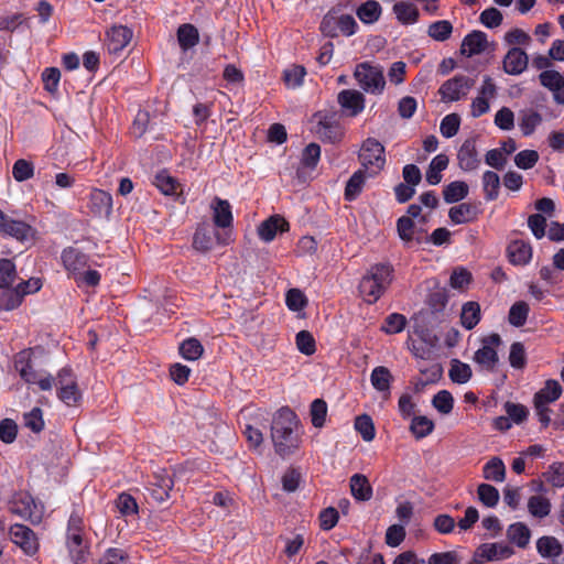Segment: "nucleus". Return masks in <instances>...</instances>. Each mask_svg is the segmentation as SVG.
Here are the masks:
<instances>
[{"instance_id": "obj_1", "label": "nucleus", "mask_w": 564, "mask_h": 564, "mask_svg": "<svg viewBox=\"0 0 564 564\" xmlns=\"http://www.w3.org/2000/svg\"><path fill=\"white\" fill-rule=\"evenodd\" d=\"M299 426L297 416L291 409L281 408L274 414L271 424V438L276 454L285 457L300 447Z\"/></svg>"}, {"instance_id": "obj_2", "label": "nucleus", "mask_w": 564, "mask_h": 564, "mask_svg": "<svg viewBox=\"0 0 564 564\" xmlns=\"http://www.w3.org/2000/svg\"><path fill=\"white\" fill-rule=\"evenodd\" d=\"M393 269L389 264L378 263L371 265L359 282V293L372 304L377 302L392 282Z\"/></svg>"}, {"instance_id": "obj_3", "label": "nucleus", "mask_w": 564, "mask_h": 564, "mask_svg": "<svg viewBox=\"0 0 564 564\" xmlns=\"http://www.w3.org/2000/svg\"><path fill=\"white\" fill-rule=\"evenodd\" d=\"M354 77L359 87L368 94L380 95L384 90L386 79L383 68L380 66L361 63L357 65Z\"/></svg>"}, {"instance_id": "obj_4", "label": "nucleus", "mask_w": 564, "mask_h": 564, "mask_svg": "<svg viewBox=\"0 0 564 564\" xmlns=\"http://www.w3.org/2000/svg\"><path fill=\"white\" fill-rule=\"evenodd\" d=\"M58 399L68 406H75L82 399L76 377L70 368H63L56 375Z\"/></svg>"}, {"instance_id": "obj_5", "label": "nucleus", "mask_w": 564, "mask_h": 564, "mask_svg": "<svg viewBox=\"0 0 564 564\" xmlns=\"http://www.w3.org/2000/svg\"><path fill=\"white\" fill-rule=\"evenodd\" d=\"M10 511L32 522H40L43 514V506L34 501L25 491L15 492L10 502Z\"/></svg>"}, {"instance_id": "obj_6", "label": "nucleus", "mask_w": 564, "mask_h": 564, "mask_svg": "<svg viewBox=\"0 0 564 564\" xmlns=\"http://www.w3.org/2000/svg\"><path fill=\"white\" fill-rule=\"evenodd\" d=\"M359 160L365 170L373 169L370 176L376 175L386 163L384 147L376 139H367L361 147Z\"/></svg>"}, {"instance_id": "obj_7", "label": "nucleus", "mask_w": 564, "mask_h": 564, "mask_svg": "<svg viewBox=\"0 0 564 564\" xmlns=\"http://www.w3.org/2000/svg\"><path fill=\"white\" fill-rule=\"evenodd\" d=\"M356 26L357 23L352 15H337L335 11H330L324 17L321 23V31L329 37L337 36L339 32L349 36L355 33Z\"/></svg>"}, {"instance_id": "obj_8", "label": "nucleus", "mask_w": 564, "mask_h": 564, "mask_svg": "<svg viewBox=\"0 0 564 564\" xmlns=\"http://www.w3.org/2000/svg\"><path fill=\"white\" fill-rule=\"evenodd\" d=\"M474 85L475 80L473 78L465 75H457L444 82L438 93L443 101L453 102L466 97Z\"/></svg>"}, {"instance_id": "obj_9", "label": "nucleus", "mask_w": 564, "mask_h": 564, "mask_svg": "<svg viewBox=\"0 0 564 564\" xmlns=\"http://www.w3.org/2000/svg\"><path fill=\"white\" fill-rule=\"evenodd\" d=\"M0 231L4 235L15 238L21 242L33 241L36 236V230L31 225L22 220H15L10 218L1 209Z\"/></svg>"}, {"instance_id": "obj_10", "label": "nucleus", "mask_w": 564, "mask_h": 564, "mask_svg": "<svg viewBox=\"0 0 564 564\" xmlns=\"http://www.w3.org/2000/svg\"><path fill=\"white\" fill-rule=\"evenodd\" d=\"M215 240L219 245H228L230 237L227 231L220 234L218 231H214L208 225H200L194 235L193 247L197 251L208 252L213 249Z\"/></svg>"}, {"instance_id": "obj_11", "label": "nucleus", "mask_w": 564, "mask_h": 564, "mask_svg": "<svg viewBox=\"0 0 564 564\" xmlns=\"http://www.w3.org/2000/svg\"><path fill=\"white\" fill-rule=\"evenodd\" d=\"M501 344V338L498 334H491L482 339V347L479 348L474 355V361L488 370H492L498 362V354L496 347Z\"/></svg>"}, {"instance_id": "obj_12", "label": "nucleus", "mask_w": 564, "mask_h": 564, "mask_svg": "<svg viewBox=\"0 0 564 564\" xmlns=\"http://www.w3.org/2000/svg\"><path fill=\"white\" fill-rule=\"evenodd\" d=\"M365 101L364 94L355 89H344L337 95V102L343 115L351 118L364 111Z\"/></svg>"}, {"instance_id": "obj_13", "label": "nucleus", "mask_w": 564, "mask_h": 564, "mask_svg": "<svg viewBox=\"0 0 564 564\" xmlns=\"http://www.w3.org/2000/svg\"><path fill=\"white\" fill-rule=\"evenodd\" d=\"M315 117L319 118L315 128V133L322 141L336 143L341 140L344 131L340 123L335 118V115L322 116L321 113H317Z\"/></svg>"}, {"instance_id": "obj_14", "label": "nucleus", "mask_w": 564, "mask_h": 564, "mask_svg": "<svg viewBox=\"0 0 564 564\" xmlns=\"http://www.w3.org/2000/svg\"><path fill=\"white\" fill-rule=\"evenodd\" d=\"M10 536L14 544L19 545L26 554L33 555L39 547L34 532L23 524H14L10 528Z\"/></svg>"}, {"instance_id": "obj_15", "label": "nucleus", "mask_w": 564, "mask_h": 564, "mask_svg": "<svg viewBox=\"0 0 564 564\" xmlns=\"http://www.w3.org/2000/svg\"><path fill=\"white\" fill-rule=\"evenodd\" d=\"M132 31L124 25H113L107 32V50L110 54L120 53L131 41Z\"/></svg>"}, {"instance_id": "obj_16", "label": "nucleus", "mask_w": 564, "mask_h": 564, "mask_svg": "<svg viewBox=\"0 0 564 564\" xmlns=\"http://www.w3.org/2000/svg\"><path fill=\"white\" fill-rule=\"evenodd\" d=\"M458 165L464 171H474L480 164L476 149V139L469 138L464 141L457 153Z\"/></svg>"}, {"instance_id": "obj_17", "label": "nucleus", "mask_w": 564, "mask_h": 564, "mask_svg": "<svg viewBox=\"0 0 564 564\" xmlns=\"http://www.w3.org/2000/svg\"><path fill=\"white\" fill-rule=\"evenodd\" d=\"M540 83L553 94L556 104L564 105V77L557 70H543Z\"/></svg>"}, {"instance_id": "obj_18", "label": "nucleus", "mask_w": 564, "mask_h": 564, "mask_svg": "<svg viewBox=\"0 0 564 564\" xmlns=\"http://www.w3.org/2000/svg\"><path fill=\"white\" fill-rule=\"evenodd\" d=\"M289 228V223L282 216L273 215L259 225L258 235L264 242H270L278 232H285Z\"/></svg>"}, {"instance_id": "obj_19", "label": "nucleus", "mask_w": 564, "mask_h": 564, "mask_svg": "<svg viewBox=\"0 0 564 564\" xmlns=\"http://www.w3.org/2000/svg\"><path fill=\"white\" fill-rule=\"evenodd\" d=\"M213 221L217 228L227 229L232 226V212L228 200L214 197L210 203Z\"/></svg>"}, {"instance_id": "obj_20", "label": "nucleus", "mask_w": 564, "mask_h": 564, "mask_svg": "<svg viewBox=\"0 0 564 564\" xmlns=\"http://www.w3.org/2000/svg\"><path fill=\"white\" fill-rule=\"evenodd\" d=\"M476 552L477 558L484 562L501 561L513 554V550L505 543H484L476 549Z\"/></svg>"}, {"instance_id": "obj_21", "label": "nucleus", "mask_w": 564, "mask_h": 564, "mask_svg": "<svg viewBox=\"0 0 564 564\" xmlns=\"http://www.w3.org/2000/svg\"><path fill=\"white\" fill-rule=\"evenodd\" d=\"M528 63L527 53L519 47H512L503 58V70L510 75H519L525 70Z\"/></svg>"}, {"instance_id": "obj_22", "label": "nucleus", "mask_w": 564, "mask_h": 564, "mask_svg": "<svg viewBox=\"0 0 564 564\" xmlns=\"http://www.w3.org/2000/svg\"><path fill=\"white\" fill-rule=\"evenodd\" d=\"M90 210L98 217L108 218L112 210L111 195L102 189H94L90 194Z\"/></svg>"}, {"instance_id": "obj_23", "label": "nucleus", "mask_w": 564, "mask_h": 564, "mask_svg": "<svg viewBox=\"0 0 564 564\" xmlns=\"http://www.w3.org/2000/svg\"><path fill=\"white\" fill-rule=\"evenodd\" d=\"M487 35L481 31H473L466 35L460 45V53L470 57L480 54L487 47Z\"/></svg>"}, {"instance_id": "obj_24", "label": "nucleus", "mask_w": 564, "mask_h": 564, "mask_svg": "<svg viewBox=\"0 0 564 564\" xmlns=\"http://www.w3.org/2000/svg\"><path fill=\"white\" fill-rule=\"evenodd\" d=\"M397 231L400 239L410 247L413 242L421 245L427 241V237L416 236V227L410 217L402 216L398 219Z\"/></svg>"}, {"instance_id": "obj_25", "label": "nucleus", "mask_w": 564, "mask_h": 564, "mask_svg": "<svg viewBox=\"0 0 564 564\" xmlns=\"http://www.w3.org/2000/svg\"><path fill=\"white\" fill-rule=\"evenodd\" d=\"M350 491L352 497L359 501H368L372 497V487L368 478L361 474H355L350 477Z\"/></svg>"}, {"instance_id": "obj_26", "label": "nucleus", "mask_w": 564, "mask_h": 564, "mask_svg": "<svg viewBox=\"0 0 564 564\" xmlns=\"http://www.w3.org/2000/svg\"><path fill=\"white\" fill-rule=\"evenodd\" d=\"M392 11L401 24H414L419 20V9L411 2L398 1L393 4Z\"/></svg>"}, {"instance_id": "obj_27", "label": "nucleus", "mask_w": 564, "mask_h": 564, "mask_svg": "<svg viewBox=\"0 0 564 564\" xmlns=\"http://www.w3.org/2000/svg\"><path fill=\"white\" fill-rule=\"evenodd\" d=\"M508 256L513 264H527L532 257V248L528 242L516 240L508 247Z\"/></svg>"}, {"instance_id": "obj_28", "label": "nucleus", "mask_w": 564, "mask_h": 564, "mask_svg": "<svg viewBox=\"0 0 564 564\" xmlns=\"http://www.w3.org/2000/svg\"><path fill=\"white\" fill-rule=\"evenodd\" d=\"M448 216L454 224H466L476 218L477 210L471 204L463 203L453 206L448 212Z\"/></svg>"}, {"instance_id": "obj_29", "label": "nucleus", "mask_w": 564, "mask_h": 564, "mask_svg": "<svg viewBox=\"0 0 564 564\" xmlns=\"http://www.w3.org/2000/svg\"><path fill=\"white\" fill-rule=\"evenodd\" d=\"M366 182V171L360 169L356 171L348 180L345 187V199L351 202L361 193Z\"/></svg>"}, {"instance_id": "obj_30", "label": "nucleus", "mask_w": 564, "mask_h": 564, "mask_svg": "<svg viewBox=\"0 0 564 564\" xmlns=\"http://www.w3.org/2000/svg\"><path fill=\"white\" fill-rule=\"evenodd\" d=\"M68 549L75 564L85 561L88 546L83 543L82 532H68Z\"/></svg>"}, {"instance_id": "obj_31", "label": "nucleus", "mask_w": 564, "mask_h": 564, "mask_svg": "<svg viewBox=\"0 0 564 564\" xmlns=\"http://www.w3.org/2000/svg\"><path fill=\"white\" fill-rule=\"evenodd\" d=\"M460 321L466 329H473L480 321V305L473 301L465 303L462 308Z\"/></svg>"}, {"instance_id": "obj_32", "label": "nucleus", "mask_w": 564, "mask_h": 564, "mask_svg": "<svg viewBox=\"0 0 564 564\" xmlns=\"http://www.w3.org/2000/svg\"><path fill=\"white\" fill-rule=\"evenodd\" d=\"M482 476L487 480H492L496 482L503 481L506 477V467L503 462L498 457H492L484 466Z\"/></svg>"}, {"instance_id": "obj_33", "label": "nucleus", "mask_w": 564, "mask_h": 564, "mask_svg": "<svg viewBox=\"0 0 564 564\" xmlns=\"http://www.w3.org/2000/svg\"><path fill=\"white\" fill-rule=\"evenodd\" d=\"M468 195V185L463 181H455L445 186L443 191L444 200L447 204L457 203Z\"/></svg>"}, {"instance_id": "obj_34", "label": "nucleus", "mask_w": 564, "mask_h": 564, "mask_svg": "<svg viewBox=\"0 0 564 564\" xmlns=\"http://www.w3.org/2000/svg\"><path fill=\"white\" fill-rule=\"evenodd\" d=\"M392 375L387 367H376L370 376V381L373 388L380 392L389 393Z\"/></svg>"}, {"instance_id": "obj_35", "label": "nucleus", "mask_w": 564, "mask_h": 564, "mask_svg": "<svg viewBox=\"0 0 564 564\" xmlns=\"http://www.w3.org/2000/svg\"><path fill=\"white\" fill-rule=\"evenodd\" d=\"M448 165V158L445 154L436 155L430 163L426 172V181L431 185H436L442 181L441 172Z\"/></svg>"}, {"instance_id": "obj_36", "label": "nucleus", "mask_w": 564, "mask_h": 564, "mask_svg": "<svg viewBox=\"0 0 564 564\" xmlns=\"http://www.w3.org/2000/svg\"><path fill=\"white\" fill-rule=\"evenodd\" d=\"M62 259L65 268L73 272L83 269L87 262L86 256L75 248L65 249Z\"/></svg>"}, {"instance_id": "obj_37", "label": "nucleus", "mask_w": 564, "mask_h": 564, "mask_svg": "<svg viewBox=\"0 0 564 564\" xmlns=\"http://www.w3.org/2000/svg\"><path fill=\"white\" fill-rule=\"evenodd\" d=\"M473 371L469 365L459 361L458 359H453L451 361V368L448 376L455 383H466L471 378Z\"/></svg>"}, {"instance_id": "obj_38", "label": "nucleus", "mask_w": 564, "mask_h": 564, "mask_svg": "<svg viewBox=\"0 0 564 564\" xmlns=\"http://www.w3.org/2000/svg\"><path fill=\"white\" fill-rule=\"evenodd\" d=\"M357 15L364 23H373L381 15V6L376 0H368L358 8Z\"/></svg>"}, {"instance_id": "obj_39", "label": "nucleus", "mask_w": 564, "mask_h": 564, "mask_svg": "<svg viewBox=\"0 0 564 564\" xmlns=\"http://www.w3.org/2000/svg\"><path fill=\"white\" fill-rule=\"evenodd\" d=\"M530 312L529 304L523 301L516 302L509 311L508 321L514 327H521L525 324Z\"/></svg>"}, {"instance_id": "obj_40", "label": "nucleus", "mask_w": 564, "mask_h": 564, "mask_svg": "<svg viewBox=\"0 0 564 564\" xmlns=\"http://www.w3.org/2000/svg\"><path fill=\"white\" fill-rule=\"evenodd\" d=\"M482 186L487 200H495L499 195L500 177L496 172L486 171L482 175Z\"/></svg>"}, {"instance_id": "obj_41", "label": "nucleus", "mask_w": 564, "mask_h": 564, "mask_svg": "<svg viewBox=\"0 0 564 564\" xmlns=\"http://www.w3.org/2000/svg\"><path fill=\"white\" fill-rule=\"evenodd\" d=\"M174 482L172 478H164L163 484H154V488L149 490V499L153 500L159 505H163L170 498V491L172 490Z\"/></svg>"}, {"instance_id": "obj_42", "label": "nucleus", "mask_w": 564, "mask_h": 564, "mask_svg": "<svg viewBox=\"0 0 564 564\" xmlns=\"http://www.w3.org/2000/svg\"><path fill=\"white\" fill-rule=\"evenodd\" d=\"M177 40L183 50L191 48L198 42V31L192 24H182L177 30Z\"/></svg>"}, {"instance_id": "obj_43", "label": "nucleus", "mask_w": 564, "mask_h": 564, "mask_svg": "<svg viewBox=\"0 0 564 564\" xmlns=\"http://www.w3.org/2000/svg\"><path fill=\"white\" fill-rule=\"evenodd\" d=\"M0 294V310L12 311L20 306L23 300V291L15 289H9Z\"/></svg>"}, {"instance_id": "obj_44", "label": "nucleus", "mask_w": 564, "mask_h": 564, "mask_svg": "<svg viewBox=\"0 0 564 564\" xmlns=\"http://www.w3.org/2000/svg\"><path fill=\"white\" fill-rule=\"evenodd\" d=\"M507 535L519 547H525L530 540V530L523 523H514L508 528Z\"/></svg>"}, {"instance_id": "obj_45", "label": "nucleus", "mask_w": 564, "mask_h": 564, "mask_svg": "<svg viewBox=\"0 0 564 564\" xmlns=\"http://www.w3.org/2000/svg\"><path fill=\"white\" fill-rule=\"evenodd\" d=\"M538 552L544 557H555L562 552L560 542L553 536H542L536 542Z\"/></svg>"}, {"instance_id": "obj_46", "label": "nucleus", "mask_w": 564, "mask_h": 564, "mask_svg": "<svg viewBox=\"0 0 564 564\" xmlns=\"http://www.w3.org/2000/svg\"><path fill=\"white\" fill-rule=\"evenodd\" d=\"M562 393V388L560 383L555 380H549L545 383V387L541 389L534 397V401L551 403L560 398Z\"/></svg>"}, {"instance_id": "obj_47", "label": "nucleus", "mask_w": 564, "mask_h": 564, "mask_svg": "<svg viewBox=\"0 0 564 564\" xmlns=\"http://www.w3.org/2000/svg\"><path fill=\"white\" fill-rule=\"evenodd\" d=\"M204 347L196 338H188L180 346V354L187 360H197L202 357Z\"/></svg>"}, {"instance_id": "obj_48", "label": "nucleus", "mask_w": 564, "mask_h": 564, "mask_svg": "<svg viewBox=\"0 0 564 564\" xmlns=\"http://www.w3.org/2000/svg\"><path fill=\"white\" fill-rule=\"evenodd\" d=\"M528 510L535 518H544L551 511L550 500L543 496H532L528 501Z\"/></svg>"}, {"instance_id": "obj_49", "label": "nucleus", "mask_w": 564, "mask_h": 564, "mask_svg": "<svg viewBox=\"0 0 564 564\" xmlns=\"http://www.w3.org/2000/svg\"><path fill=\"white\" fill-rule=\"evenodd\" d=\"M453 32V25L447 20H441L432 23L429 26L427 34L435 41L444 42L449 39Z\"/></svg>"}, {"instance_id": "obj_50", "label": "nucleus", "mask_w": 564, "mask_h": 564, "mask_svg": "<svg viewBox=\"0 0 564 564\" xmlns=\"http://www.w3.org/2000/svg\"><path fill=\"white\" fill-rule=\"evenodd\" d=\"M477 495L479 501L488 508L496 507L500 498L498 489L489 484H480L477 488Z\"/></svg>"}, {"instance_id": "obj_51", "label": "nucleus", "mask_w": 564, "mask_h": 564, "mask_svg": "<svg viewBox=\"0 0 564 564\" xmlns=\"http://www.w3.org/2000/svg\"><path fill=\"white\" fill-rule=\"evenodd\" d=\"M433 421L423 415L414 416L410 426L411 432L416 438H423L427 436L433 432Z\"/></svg>"}, {"instance_id": "obj_52", "label": "nucleus", "mask_w": 564, "mask_h": 564, "mask_svg": "<svg viewBox=\"0 0 564 564\" xmlns=\"http://www.w3.org/2000/svg\"><path fill=\"white\" fill-rule=\"evenodd\" d=\"M542 122V117L534 110H527L521 112L520 128L524 135L533 133L534 129Z\"/></svg>"}, {"instance_id": "obj_53", "label": "nucleus", "mask_w": 564, "mask_h": 564, "mask_svg": "<svg viewBox=\"0 0 564 564\" xmlns=\"http://www.w3.org/2000/svg\"><path fill=\"white\" fill-rule=\"evenodd\" d=\"M355 429L360 433L364 441L370 442L375 438L376 430L369 415L362 414L357 416L355 421Z\"/></svg>"}, {"instance_id": "obj_54", "label": "nucleus", "mask_w": 564, "mask_h": 564, "mask_svg": "<svg viewBox=\"0 0 564 564\" xmlns=\"http://www.w3.org/2000/svg\"><path fill=\"white\" fill-rule=\"evenodd\" d=\"M24 426L34 433H40L44 429L43 412L40 408H33L23 415Z\"/></svg>"}, {"instance_id": "obj_55", "label": "nucleus", "mask_w": 564, "mask_h": 564, "mask_svg": "<svg viewBox=\"0 0 564 564\" xmlns=\"http://www.w3.org/2000/svg\"><path fill=\"white\" fill-rule=\"evenodd\" d=\"M34 174V166L30 161L19 159L12 167V175L17 182L30 180Z\"/></svg>"}, {"instance_id": "obj_56", "label": "nucleus", "mask_w": 564, "mask_h": 564, "mask_svg": "<svg viewBox=\"0 0 564 564\" xmlns=\"http://www.w3.org/2000/svg\"><path fill=\"white\" fill-rule=\"evenodd\" d=\"M312 424L319 429L324 425L327 415V404L322 399H315L311 404Z\"/></svg>"}, {"instance_id": "obj_57", "label": "nucleus", "mask_w": 564, "mask_h": 564, "mask_svg": "<svg viewBox=\"0 0 564 564\" xmlns=\"http://www.w3.org/2000/svg\"><path fill=\"white\" fill-rule=\"evenodd\" d=\"M432 404L440 413L448 414L453 410L454 399L451 392L442 390L434 395Z\"/></svg>"}, {"instance_id": "obj_58", "label": "nucleus", "mask_w": 564, "mask_h": 564, "mask_svg": "<svg viewBox=\"0 0 564 564\" xmlns=\"http://www.w3.org/2000/svg\"><path fill=\"white\" fill-rule=\"evenodd\" d=\"M406 325V318L404 315L399 313H392L384 319V324L381 329L387 334L401 333Z\"/></svg>"}, {"instance_id": "obj_59", "label": "nucleus", "mask_w": 564, "mask_h": 564, "mask_svg": "<svg viewBox=\"0 0 564 564\" xmlns=\"http://www.w3.org/2000/svg\"><path fill=\"white\" fill-rule=\"evenodd\" d=\"M460 126V117L457 113H449L442 119L441 133L445 138H453L457 134Z\"/></svg>"}, {"instance_id": "obj_60", "label": "nucleus", "mask_w": 564, "mask_h": 564, "mask_svg": "<svg viewBox=\"0 0 564 564\" xmlns=\"http://www.w3.org/2000/svg\"><path fill=\"white\" fill-rule=\"evenodd\" d=\"M306 70L301 65H293L283 73V78L288 87L296 88L302 85Z\"/></svg>"}, {"instance_id": "obj_61", "label": "nucleus", "mask_w": 564, "mask_h": 564, "mask_svg": "<svg viewBox=\"0 0 564 564\" xmlns=\"http://www.w3.org/2000/svg\"><path fill=\"white\" fill-rule=\"evenodd\" d=\"M15 265L9 259L0 260V288H9L15 280Z\"/></svg>"}, {"instance_id": "obj_62", "label": "nucleus", "mask_w": 564, "mask_h": 564, "mask_svg": "<svg viewBox=\"0 0 564 564\" xmlns=\"http://www.w3.org/2000/svg\"><path fill=\"white\" fill-rule=\"evenodd\" d=\"M154 185L164 194L171 195L176 191L177 183L174 177L165 171L158 173L154 177Z\"/></svg>"}, {"instance_id": "obj_63", "label": "nucleus", "mask_w": 564, "mask_h": 564, "mask_svg": "<svg viewBox=\"0 0 564 564\" xmlns=\"http://www.w3.org/2000/svg\"><path fill=\"white\" fill-rule=\"evenodd\" d=\"M480 22L489 29H495L501 25L503 17L497 8H488L480 13Z\"/></svg>"}, {"instance_id": "obj_64", "label": "nucleus", "mask_w": 564, "mask_h": 564, "mask_svg": "<svg viewBox=\"0 0 564 564\" xmlns=\"http://www.w3.org/2000/svg\"><path fill=\"white\" fill-rule=\"evenodd\" d=\"M321 156V147L317 143H310L302 153V164L305 167L314 169Z\"/></svg>"}]
</instances>
